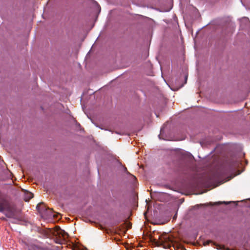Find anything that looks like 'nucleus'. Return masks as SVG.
Returning a JSON list of instances; mask_svg holds the SVG:
<instances>
[{
	"label": "nucleus",
	"mask_w": 250,
	"mask_h": 250,
	"mask_svg": "<svg viewBox=\"0 0 250 250\" xmlns=\"http://www.w3.org/2000/svg\"><path fill=\"white\" fill-rule=\"evenodd\" d=\"M0 212H5L8 218H13L15 216V208L6 200L5 196L0 191Z\"/></svg>",
	"instance_id": "nucleus-1"
},
{
	"label": "nucleus",
	"mask_w": 250,
	"mask_h": 250,
	"mask_svg": "<svg viewBox=\"0 0 250 250\" xmlns=\"http://www.w3.org/2000/svg\"><path fill=\"white\" fill-rule=\"evenodd\" d=\"M153 241L156 246H161L165 249L169 248L170 246L169 244L170 239L166 234L159 236L158 239H154Z\"/></svg>",
	"instance_id": "nucleus-2"
},
{
	"label": "nucleus",
	"mask_w": 250,
	"mask_h": 250,
	"mask_svg": "<svg viewBox=\"0 0 250 250\" xmlns=\"http://www.w3.org/2000/svg\"><path fill=\"white\" fill-rule=\"evenodd\" d=\"M28 250H42V249L35 245H31L29 246Z\"/></svg>",
	"instance_id": "nucleus-3"
},
{
	"label": "nucleus",
	"mask_w": 250,
	"mask_h": 250,
	"mask_svg": "<svg viewBox=\"0 0 250 250\" xmlns=\"http://www.w3.org/2000/svg\"><path fill=\"white\" fill-rule=\"evenodd\" d=\"M33 197V194L31 192H28L25 194V201H28Z\"/></svg>",
	"instance_id": "nucleus-4"
},
{
	"label": "nucleus",
	"mask_w": 250,
	"mask_h": 250,
	"mask_svg": "<svg viewBox=\"0 0 250 250\" xmlns=\"http://www.w3.org/2000/svg\"><path fill=\"white\" fill-rule=\"evenodd\" d=\"M213 243L212 242V241L211 240H208L206 242H204V245L206 246V245H209L210 243Z\"/></svg>",
	"instance_id": "nucleus-5"
},
{
	"label": "nucleus",
	"mask_w": 250,
	"mask_h": 250,
	"mask_svg": "<svg viewBox=\"0 0 250 250\" xmlns=\"http://www.w3.org/2000/svg\"><path fill=\"white\" fill-rule=\"evenodd\" d=\"M63 233L64 234L62 235L63 237H64V235H68V234L66 232H64Z\"/></svg>",
	"instance_id": "nucleus-6"
},
{
	"label": "nucleus",
	"mask_w": 250,
	"mask_h": 250,
	"mask_svg": "<svg viewBox=\"0 0 250 250\" xmlns=\"http://www.w3.org/2000/svg\"><path fill=\"white\" fill-rule=\"evenodd\" d=\"M125 170L127 171V169H126V167H125ZM126 172H127V173H129V172L128 171H126Z\"/></svg>",
	"instance_id": "nucleus-7"
},
{
	"label": "nucleus",
	"mask_w": 250,
	"mask_h": 250,
	"mask_svg": "<svg viewBox=\"0 0 250 250\" xmlns=\"http://www.w3.org/2000/svg\"><path fill=\"white\" fill-rule=\"evenodd\" d=\"M223 203L225 204H228L229 203H227L226 202H223Z\"/></svg>",
	"instance_id": "nucleus-8"
},
{
	"label": "nucleus",
	"mask_w": 250,
	"mask_h": 250,
	"mask_svg": "<svg viewBox=\"0 0 250 250\" xmlns=\"http://www.w3.org/2000/svg\"><path fill=\"white\" fill-rule=\"evenodd\" d=\"M39 206H40V205H38L37 206V208H38Z\"/></svg>",
	"instance_id": "nucleus-9"
}]
</instances>
